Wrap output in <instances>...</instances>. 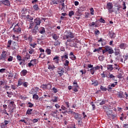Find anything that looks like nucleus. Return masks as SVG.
<instances>
[{"mask_svg":"<svg viewBox=\"0 0 128 128\" xmlns=\"http://www.w3.org/2000/svg\"><path fill=\"white\" fill-rule=\"evenodd\" d=\"M102 54H104L106 52H108L109 54H114V51L112 48L108 46H104V50H102Z\"/></svg>","mask_w":128,"mask_h":128,"instance_id":"f257e3e1","label":"nucleus"},{"mask_svg":"<svg viewBox=\"0 0 128 128\" xmlns=\"http://www.w3.org/2000/svg\"><path fill=\"white\" fill-rule=\"evenodd\" d=\"M112 8H114V4L112 2H108L106 4V8L108 10V12L109 14H112V12H114V10H112Z\"/></svg>","mask_w":128,"mask_h":128,"instance_id":"f03ea898","label":"nucleus"},{"mask_svg":"<svg viewBox=\"0 0 128 128\" xmlns=\"http://www.w3.org/2000/svg\"><path fill=\"white\" fill-rule=\"evenodd\" d=\"M0 59L1 60H4V62H6V60H8V54L6 53V52L3 50L1 54L0 55Z\"/></svg>","mask_w":128,"mask_h":128,"instance_id":"7ed1b4c3","label":"nucleus"},{"mask_svg":"<svg viewBox=\"0 0 128 128\" xmlns=\"http://www.w3.org/2000/svg\"><path fill=\"white\" fill-rule=\"evenodd\" d=\"M74 35L70 32H67L66 34L64 36V38L68 40V38H74Z\"/></svg>","mask_w":128,"mask_h":128,"instance_id":"20e7f679","label":"nucleus"},{"mask_svg":"<svg viewBox=\"0 0 128 128\" xmlns=\"http://www.w3.org/2000/svg\"><path fill=\"white\" fill-rule=\"evenodd\" d=\"M74 86H72V90L75 92H78V82H76V80H74L73 82Z\"/></svg>","mask_w":128,"mask_h":128,"instance_id":"39448f33","label":"nucleus"},{"mask_svg":"<svg viewBox=\"0 0 128 128\" xmlns=\"http://www.w3.org/2000/svg\"><path fill=\"white\" fill-rule=\"evenodd\" d=\"M40 88H42L43 90H50L52 88V84H43L40 86Z\"/></svg>","mask_w":128,"mask_h":128,"instance_id":"423d86ee","label":"nucleus"},{"mask_svg":"<svg viewBox=\"0 0 128 128\" xmlns=\"http://www.w3.org/2000/svg\"><path fill=\"white\" fill-rule=\"evenodd\" d=\"M57 73L59 74V76H62L64 73V69L60 66L58 67Z\"/></svg>","mask_w":128,"mask_h":128,"instance_id":"0eeeda50","label":"nucleus"},{"mask_svg":"<svg viewBox=\"0 0 128 128\" xmlns=\"http://www.w3.org/2000/svg\"><path fill=\"white\" fill-rule=\"evenodd\" d=\"M23 38L25 40H28L29 42H32V40H34V37L32 35H29L28 36L24 35Z\"/></svg>","mask_w":128,"mask_h":128,"instance_id":"6e6552de","label":"nucleus"},{"mask_svg":"<svg viewBox=\"0 0 128 128\" xmlns=\"http://www.w3.org/2000/svg\"><path fill=\"white\" fill-rule=\"evenodd\" d=\"M13 32H20L22 28H20V24H17L13 28Z\"/></svg>","mask_w":128,"mask_h":128,"instance_id":"1a4fd4ad","label":"nucleus"},{"mask_svg":"<svg viewBox=\"0 0 128 128\" xmlns=\"http://www.w3.org/2000/svg\"><path fill=\"white\" fill-rule=\"evenodd\" d=\"M38 90H40V88L38 87H34L31 90L29 93L30 94H36Z\"/></svg>","mask_w":128,"mask_h":128,"instance_id":"9d476101","label":"nucleus"},{"mask_svg":"<svg viewBox=\"0 0 128 128\" xmlns=\"http://www.w3.org/2000/svg\"><path fill=\"white\" fill-rule=\"evenodd\" d=\"M64 2H66V0H58V4H60V5L62 6V8H60V10H64V8H66Z\"/></svg>","mask_w":128,"mask_h":128,"instance_id":"9b49d317","label":"nucleus"},{"mask_svg":"<svg viewBox=\"0 0 128 128\" xmlns=\"http://www.w3.org/2000/svg\"><path fill=\"white\" fill-rule=\"evenodd\" d=\"M110 106L106 107L105 110V112L108 116H110L112 114V108H110Z\"/></svg>","mask_w":128,"mask_h":128,"instance_id":"f8f14e48","label":"nucleus"},{"mask_svg":"<svg viewBox=\"0 0 128 128\" xmlns=\"http://www.w3.org/2000/svg\"><path fill=\"white\" fill-rule=\"evenodd\" d=\"M0 2H1L2 4H4V6H10V2L8 0H0Z\"/></svg>","mask_w":128,"mask_h":128,"instance_id":"ddd939ff","label":"nucleus"},{"mask_svg":"<svg viewBox=\"0 0 128 128\" xmlns=\"http://www.w3.org/2000/svg\"><path fill=\"white\" fill-rule=\"evenodd\" d=\"M40 24H42V20L40 18H37L34 20V24L35 26H40Z\"/></svg>","mask_w":128,"mask_h":128,"instance_id":"4468645a","label":"nucleus"},{"mask_svg":"<svg viewBox=\"0 0 128 128\" xmlns=\"http://www.w3.org/2000/svg\"><path fill=\"white\" fill-rule=\"evenodd\" d=\"M61 60L62 62L66 60H68V53L66 52L64 55L61 56Z\"/></svg>","mask_w":128,"mask_h":128,"instance_id":"2eb2a0df","label":"nucleus"},{"mask_svg":"<svg viewBox=\"0 0 128 128\" xmlns=\"http://www.w3.org/2000/svg\"><path fill=\"white\" fill-rule=\"evenodd\" d=\"M12 50H16L20 48V46H18V44L16 43V42H12Z\"/></svg>","mask_w":128,"mask_h":128,"instance_id":"dca6fc26","label":"nucleus"},{"mask_svg":"<svg viewBox=\"0 0 128 128\" xmlns=\"http://www.w3.org/2000/svg\"><path fill=\"white\" fill-rule=\"evenodd\" d=\"M114 56H118V54H120V50L118 48H114Z\"/></svg>","mask_w":128,"mask_h":128,"instance_id":"f3484780","label":"nucleus"},{"mask_svg":"<svg viewBox=\"0 0 128 128\" xmlns=\"http://www.w3.org/2000/svg\"><path fill=\"white\" fill-rule=\"evenodd\" d=\"M58 110H55L54 111H52L50 114L53 116L54 118H57L58 116Z\"/></svg>","mask_w":128,"mask_h":128,"instance_id":"a211bd4d","label":"nucleus"},{"mask_svg":"<svg viewBox=\"0 0 128 128\" xmlns=\"http://www.w3.org/2000/svg\"><path fill=\"white\" fill-rule=\"evenodd\" d=\"M53 60L54 61V62L56 64H60V56H56L55 58H53Z\"/></svg>","mask_w":128,"mask_h":128,"instance_id":"6ab92c4d","label":"nucleus"},{"mask_svg":"<svg viewBox=\"0 0 128 128\" xmlns=\"http://www.w3.org/2000/svg\"><path fill=\"white\" fill-rule=\"evenodd\" d=\"M74 118H75V120H78V122H80V121L78 120H80V114H78V113L74 112Z\"/></svg>","mask_w":128,"mask_h":128,"instance_id":"aec40b11","label":"nucleus"},{"mask_svg":"<svg viewBox=\"0 0 128 128\" xmlns=\"http://www.w3.org/2000/svg\"><path fill=\"white\" fill-rule=\"evenodd\" d=\"M69 56H70V58L72 60H76V57L74 54V52H70Z\"/></svg>","mask_w":128,"mask_h":128,"instance_id":"412c9836","label":"nucleus"},{"mask_svg":"<svg viewBox=\"0 0 128 128\" xmlns=\"http://www.w3.org/2000/svg\"><path fill=\"white\" fill-rule=\"evenodd\" d=\"M38 32L40 34H44L46 32V29L44 27H40L38 29Z\"/></svg>","mask_w":128,"mask_h":128,"instance_id":"4be33fe9","label":"nucleus"},{"mask_svg":"<svg viewBox=\"0 0 128 128\" xmlns=\"http://www.w3.org/2000/svg\"><path fill=\"white\" fill-rule=\"evenodd\" d=\"M119 48L121 50H126V43H121L119 45Z\"/></svg>","mask_w":128,"mask_h":128,"instance_id":"5701e85b","label":"nucleus"},{"mask_svg":"<svg viewBox=\"0 0 128 128\" xmlns=\"http://www.w3.org/2000/svg\"><path fill=\"white\" fill-rule=\"evenodd\" d=\"M61 108L62 110V114H66L68 112V110H66V108L64 106H61Z\"/></svg>","mask_w":128,"mask_h":128,"instance_id":"b1692460","label":"nucleus"},{"mask_svg":"<svg viewBox=\"0 0 128 128\" xmlns=\"http://www.w3.org/2000/svg\"><path fill=\"white\" fill-rule=\"evenodd\" d=\"M52 38L54 40H58L60 36H58L57 34H52Z\"/></svg>","mask_w":128,"mask_h":128,"instance_id":"393cba45","label":"nucleus"},{"mask_svg":"<svg viewBox=\"0 0 128 128\" xmlns=\"http://www.w3.org/2000/svg\"><path fill=\"white\" fill-rule=\"evenodd\" d=\"M9 106H12V108H16V104H14V101L10 102Z\"/></svg>","mask_w":128,"mask_h":128,"instance_id":"a878e982","label":"nucleus"},{"mask_svg":"<svg viewBox=\"0 0 128 128\" xmlns=\"http://www.w3.org/2000/svg\"><path fill=\"white\" fill-rule=\"evenodd\" d=\"M92 84L94 86H98V80H96L95 81L92 80Z\"/></svg>","mask_w":128,"mask_h":128,"instance_id":"bb28decb","label":"nucleus"},{"mask_svg":"<svg viewBox=\"0 0 128 128\" xmlns=\"http://www.w3.org/2000/svg\"><path fill=\"white\" fill-rule=\"evenodd\" d=\"M107 68L108 70H110V72H112L114 70V67H112V65H108L107 66Z\"/></svg>","mask_w":128,"mask_h":128,"instance_id":"cd10ccee","label":"nucleus"},{"mask_svg":"<svg viewBox=\"0 0 128 128\" xmlns=\"http://www.w3.org/2000/svg\"><path fill=\"white\" fill-rule=\"evenodd\" d=\"M50 4L52 6H54V4H58V0H52L51 2H50Z\"/></svg>","mask_w":128,"mask_h":128,"instance_id":"c85d7f7f","label":"nucleus"},{"mask_svg":"<svg viewBox=\"0 0 128 128\" xmlns=\"http://www.w3.org/2000/svg\"><path fill=\"white\" fill-rule=\"evenodd\" d=\"M9 123H10V121L5 120L4 122L2 123V126H6L7 124H8Z\"/></svg>","mask_w":128,"mask_h":128,"instance_id":"c756f323","label":"nucleus"},{"mask_svg":"<svg viewBox=\"0 0 128 128\" xmlns=\"http://www.w3.org/2000/svg\"><path fill=\"white\" fill-rule=\"evenodd\" d=\"M94 68L95 69V70H100V68H101V70H102V65L97 66Z\"/></svg>","mask_w":128,"mask_h":128,"instance_id":"7c9ffc66","label":"nucleus"},{"mask_svg":"<svg viewBox=\"0 0 128 128\" xmlns=\"http://www.w3.org/2000/svg\"><path fill=\"white\" fill-rule=\"evenodd\" d=\"M108 78H112V80H116V81L117 80H116L114 78H116V76H114L112 74H110V75Z\"/></svg>","mask_w":128,"mask_h":128,"instance_id":"2f4dec72","label":"nucleus"},{"mask_svg":"<svg viewBox=\"0 0 128 128\" xmlns=\"http://www.w3.org/2000/svg\"><path fill=\"white\" fill-rule=\"evenodd\" d=\"M26 18L28 20V22H32L34 20V18L30 15L27 16Z\"/></svg>","mask_w":128,"mask_h":128,"instance_id":"473e14b6","label":"nucleus"},{"mask_svg":"<svg viewBox=\"0 0 128 128\" xmlns=\"http://www.w3.org/2000/svg\"><path fill=\"white\" fill-rule=\"evenodd\" d=\"M21 74L23 76H26V74H28V71L26 70H23L22 71Z\"/></svg>","mask_w":128,"mask_h":128,"instance_id":"72a5a7b5","label":"nucleus"},{"mask_svg":"<svg viewBox=\"0 0 128 128\" xmlns=\"http://www.w3.org/2000/svg\"><path fill=\"white\" fill-rule=\"evenodd\" d=\"M22 84H24V82H23L22 79H20L18 80V86H22Z\"/></svg>","mask_w":128,"mask_h":128,"instance_id":"f704fd0d","label":"nucleus"},{"mask_svg":"<svg viewBox=\"0 0 128 128\" xmlns=\"http://www.w3.org/2000/svg\"><path fill=\"white\" fill-rule=\"evenodd\" d=\"M100 90H102V92H106V90H108V88H106V87H104L102 86H100Z\"/></svg>","mask_w":128,"mask_h":128,"instance_id":"c9c22d12","label":"nucleus"},{"mask_svg":"<svg viewBox=\"0 0 128 128\" xmlns=\"http://www.w3.org/2000/svg\"><path fill=\"white\" fill-rule=\"evenodd\" d=\"M16 60H18V62H22V60L24 62V60H22V57L20 55H18L16 56Z\"/></svg>","mask_w":128,"mask_h":128,"instance_id":"e433bc0d","label":"nucleus"},{"mask_svg":"<svg viewBox=\"0 0 128 128\" xmlns=\"http://www.w3.org/2000/svg\"><path fill=\"white\" fill-rule=\"evenodd\" d=\"M33 8H34V10L36 11H38V10H40V8H38V4H34L33 6Z\"/></svg>","mask_w":128,"mask_h":128,"instance_id":"4c0bfd02","label":"nucleus"},{"mask_svg":"<svg viewBox=\"0 0 128 128\" xmlns=\"http://www.w3.org/2000/svg\"><path fill=\"white\" fill-rule=\"evenodd\" d=\"M28 52L30 54H34V50L32 48H30L28 50Z\"/></svg>","mask_w":128,"mask_h":128,"instance_id":"58836bf2","label":"nucleus"},{"mask_svg":"<svg viewBox=\"0 0 128 128\" xmlns=\"http://www.w3.org/2000/svg\"><path fill=\"white\" fill-rule=\"evenodd\" d=\"M21 12L24 14H26V12H28V9L24 8H22V10H21Z\"/></svg>","mask_w":128,"mask_h":128,"instance_id":"ea45409f","label":"nucleus"},{"mask_svg":"<svg viewBox=\"0 0 128 128\" xmlns=\"http://www.w3.org/2000/svg\"><path fill=\"white\" fill-rule=\"evenodd\" d=\"M64 64L65 66H68V64H70V61H68V60H65Z\"/></svg>","mask_w":128,"mask_h":128,"instance_id":"a19ab883","label":"nucleus"},{"mask_svg":"<svg viewBox=\"0 0 128 128\" xmlns=\"http://www.w3.org/2000/svg\"><path fill=\"white\" fill-rule=\"evenodd\" d=\"M32 98L33 100H38V95L36 94H33Z\"/></svg>","mask_w":128,"mask_h":128,"instance_id":"79ce46f5","label":"nucleus"},{"mask_svg":"<svg viewBox=\"0 0 128 128\" xmlns=\"http://www.w3.org/2000/svg\"><path fill=\"white\" fill-rule=\"evenodd\" d=\"M46 52L47 53V54H51L52 50L50 48H47L46 50Z\"/></svg>","mask_w":128,"mask_h":128,"instance_id":"37998d69","label":"nucleus"},{"mask_svg":"<svg viewBox=\"0 0 128 128\" xmlns=\"http://www.w3.org/2000/svg\"><path fill=\"white\" fill-rule=\"evenodd\" d=\"M90 14L91 16H94V8H90Z\"/></svg>","mask_w":128,"mask_h":128,"instance_id":"c03bdc74","label":"nucleus"},{"mask_svg":"<svg viewBox=\"0 0 128 128\" xmlns=\"http://www.w3.org/2000/svg\"><path fill=\"white\" fill-rule=\"evenodd\" d=\"M30 54L28 53H26L25 56V60H30Z\"/></svg>","mask_w":128,"mask_h":128,"instance_id":"a18cd8bd","label":"nucleus"},{"mask_svg":"<svg viewBox=\"0 0 128 128\" xmlns=\"http://www.w3.org/2000/svg\"><path fill=\"white\" fill-rule=\"evenodd\" d=\"M118 98H124V92H119L118 94Z\"/></svg>","mask_w":128,"mask_h":128,"instance_id":"49530a36","label":"nucleus"},{"mask_svg":"<svg viewBox=\"0 0 128 128\" xmlns=\"http://www.w3.org/2000/svg\"><path fill=\"white\" fill-rule=\"evenodd\" d=\"M32 109L28 108L26 112V114H32Z\"/></svg>","mask_w":128,"mask_h":128,"instance_id":"de8ad7c7","label":"nucleus"},{"mask_svg":"<svg viewBox=\"0 0 128 128\" xmlns=\"http://www.w3.org/2000/svg\"><path fill=\"white\" fill-rule=\"evenodd\" d=\"M12 40H8V42L7 48H10V46H12Z\"/></svg>","mask_w":128,"mask_h":128,"instance_id":"09e8293b","label":"nucleus"},{"mask_svg":"<svg viewBox=\"0 0 128 128\" xmlns=\"http://www.w3.org/2000/svg\"><path fill=\"white\" fill-rule=\"evenodd\" d=\"M54 99H52V102H58V96H54Z\"/></svg>","mask_w":128,"mask_h":128,"instance_id":"8fccbe9b","label":"nucleus"},{"mask_svg":"<svg viewBox=\"0 0 128 128\" xmlns=\"http://www.w3.org/2000/svg\"><path fill=\"white\" fill-rule=\"evenodd\" d=\"M74 14V11L70 10L69 12L68 16L70 18H71V16H72Z\"/></svg>","mask_w":128,"mask_h":128,"instance_id":"3c124183","label":"nucleus"},{"mask_svg":"<svg viewBox=\"0 0 128 128\" xmlns=\"http://www.w3.org/2000/svg\"><path fill=\"white\" fill-rule=\"evenodd\" d=\"M60 42L58 40H56L54 43V46H60Z\"/></svg>","mask_w":128,"mask_h":128,"instance_id":"603ef678","label":"nucleus"},{"mask_svg":"<svg viewBox=\"0 0 128 128\" xmlns=\"http://www.w3.org/2000/svg\"><path fill=\"white\" fill-rule=\"evenodd\" d=\"M100 34V30L98 29H96L94 30V34H96V36L98 35V34Z\"/></svg>","mask_w":128,"mask_h":128,"instance_id":"864d4df0","label":"nucleus"},{"mask_svg":"<svg viewBox=\"0 0 128 128\" xmlns=\"http://www.w3.org/2000/svg\"><path fill=\"white\" fill-rule=\"evenodd\" d=\"M102 47H99L98 48L94 49L93 50V52H100V50H102Z\"/></svg>","mask_w":128,"mask_h":128,"instance_id":"5fc2aeb1","label":"nucleus"},{"mask_svg":"<svg viewBox=\"0 0 128 128\" xmlns=\"http://www.w3.org/2000/svg\"><path fill=\"white\" fill-rule=\"evenodd\" d=\"M30 62L32 63L33 66H34V64H36V59L32 60L30 61Z\"/></svg>","mask_w":128,"mask_h":128,"instance_id":"6e6d98bb","label":"nucleus"},{"mask_svg":"<svg viewBox=\"0 0 128 128\" xmlns=\"http://www.w3.org/2000/svg\"><path fill=\"white\" fill-rule=\"evenodd\" d=\"M52 90H53L54 94H56V92H58V90L54 87L52 88Z\"/></svg>","mask_w":128,"mask_h":128,"instance_id":"4d7b16f0","label":"nucleus"},{"mask_svg":"<svg viewBox=\"0 0 128 128\" xmlns=\"http://www.w3.org/2000/svg\"><path fill=\"white\" fill-rule=\"evenodd\" d=\"M90 12H86L84 14V16L85 18H88V17L90 16Z\"/></svg>","mask_w":128,"mask_h":128,"instance_id":"13d9d810","label":"nucleus"},{"mask_svg":"<svg viewBox=\"0 0 128 128\" xmlns=\"http://www.w3.org/2000/svg\"><path fill=\"white\" fill-rule=\"evenodd\" d=\"M30 46H32L33 48H36V43L34 42V44H30Z\"/></svg>","mask_w":128,"mask_h":128,"instance_id":"bf43d9fd","label":"nucleus"},{"mask_svg":"<svg viewBox=\"0 0 128 128\" xmlns=\"http://www.w3.org/2000/svg\"><path fill=\"white\" fill-rule=\"evenodd\" d=\"M10 78H14V74L10 73L8 75V80H10Z\"/></svg>","mask_w":128,"mask_h":128,"instance_id":"052dcab7","label":"nucleus"},{"mask_svg":"<svg viewBox=\"0 0 128 128\" xmlns=\"http://www.w3.org/2000/svg\"><path fill=\"white\" fill-rule=\"evenodd\" d=\"M6 94H8V98H12V92H7Z\"/></svg>","mask_w":128,"mask_h":128,"instance_id":"680f3d73","label":"nucleus"},{"mask_svg":"<svg viewBox=\"0 0 128 128\" xmlns=\"http://www.w3.org/2000/svg\"><path fill=\"white\" fill-rule=\"evenodd\" d=\"M16 110V108H11L10 110L8 111V112H10V114H12V112H14V110Z\"/></svg>","mask_w":128,"mask_h":128,"instance_id":"e2e57ef3","label":"nucleus"},{"mask_svg":"<svg viewBox=\"0 0 128 128\" xmlns=\"http://www.w3.org/2000/svg\"><path fill=\"white\" fill-rule=\"evenodd\" d=\"M12 60H14L12 56H9V58H8V62H12Z\"/></svg>","mask_w":128,"mask_h":128,"instance_id":"0e129e2a","label":"nucleus"},{"mask_svg":"<svg viewBox=\"0 0 128 128\" xmlns=\"http://www.w3.org/2000/svg\"><path fill=\"white\" fill-rule=\"evenodd\" d=\"M94 72H96V70L94 67L90 69V72L92 74H94Z\"/></svg>","mask_w":128,"mask_h":128,"instance_id":"69168bd1","label":"nucleus"},{"mask_svg":"<svg viewBox=\"0 0 128 128\" xmlns=\"http://www.w3.org/2000/svg\"><path fill=\"white\" fill-rule=\"evenodd\" d=\"M48 70H54V69H53V67H52V64H49L48 66Z\"/></svg>","mask_w":128,"mask_h":128,"instance_id":"338daca9","label":"nucleus"},{"mask_svg":"<svg viewBox=\"0 0 128 128\" xmlns=\"http://www.w3.org/2000/svg\"><path fill=\"white\" fill-rule=\"evenodd\" d=\"M28 108H32V106H34V104L30 102H28Z\"/></svg>","mask_w":128,"mask_h":128,"instance_id":"774afa93","label":"nucleus"}]
</instances>
